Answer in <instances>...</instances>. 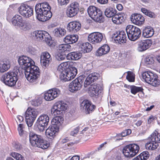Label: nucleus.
Returning a JSON list of instances; mask_svg holds the SVG:
<instances>
[{
  "mask_svg": "<svg viewBox=\"0 0 160 160\" xmlns=\"http://www.w3.org/2000/svg\"><path fill=\"white\" fill-rule=\"evenodd\" d=\"M146 15L151 18H153L155 17V14L154 13L149 11Z\"/></svg>",
  "mask_w": 160,
  "mask_h": 160,
  "instance_id": "nucleus-60",
  "label": "nucleus"
},
{
  "mask_svg": "<svg viewBox=\"0 0 160 160\" xmlns=\"http://www.w3.org/2000/svg\"><path fill=\"white\" fill-rule=\"evenodd\" d=\"M81 57V54L78 52H73L68 54L67 56L68 59L71 60H76Z\"/></svg>",
  "mask_w": 160,
  "mask_h": 160,
  "instance_id": "nucleus-36",
  "label": "nucleus"
},
{
  "mask_svg": "<svg viewBox=\"0 0 160 160\" xmlns=\"http://www.w3.org/2000/svg\"><path fill=\"white\" fill-rule=\"evenodd\" d=\"M12 144L13 148L17 151L20 150L22 148L21 144L17 142L13 141Z\"/></svg>",
  "mask_w": 160,
  "mask_h": 160,
  "instance_id": "nucleus-51",
  "label": "nucleus"
},
{
  "mask_svg": "<svg viewBox=\"0 0 160 160\" xmlns=\"http://www.w3.org/2000/svg\"><path fill=\"white\" fill-rule=\"evenodd\" d=\"M81 107L85 110L86 114H89L90 112L93 111L96 106L92 104L91 102L88 100H83L81 103Z\"/></svg>",
  "mask_w": 160,
  "mask_h": 160,
  "instance_id": "nucleus-19",
  "label": "nucleus"
},
{
  "mask_svg": "<svg viewBox=\"0 0 160 160\" xmlns=\"http://www.w3.org/2000/svg\"><path fill=\"white\" fill-rule=\"evenodd\" d=\"M79 10V4L76 2L71 3L67 11V15L68 17H73L78 13Z\"/></svg>",
  "mask_w": 160,
  "mask_h": 160,
  "instance_id": "nucleus-14",
  "label": "nucleus"
},
{
  "mask_svg": "<svg viewBox=\"0 0 160 160\" xmlns=\"http://www.w3.org/2000/svg\"><path fill=\"white\" fill-rule=\"evenodd\" d=\"M117 9L119 11H121L123 8V6L121 4H118L117 6Z\"/></svg>",
  "mask_w": 160,
  "mask_h": 160,
  "instance_id": "nucleus-63",
  "label": "nucleus"
},
{
  "mask_svg": "<svg viewBox=\"0 0 160 160\" xmlns=\"http://www.w3.org/2000/svg\"><path fill=\"white\" fill-rule=\"evenodd\" d=\"M18 10L19 13L26 18H29L33 14V8L26 4L21 5Z\"/></svg>",
  "mask_w": 160,
  "mask_h": 160,
  "instance_id": "nucleus-12",
  "label": "nucleus"
},
{
  "mask_svg": "<svg viewBox=\"0 0 160 160\" xmlns=\"http://www.w3.org/2000/svg\"><path fill=\"white\" fill-rule=\"evenodd\" d=\"M28 51L31 54H34L35 53L36 49L30 46L28 48Z\"/></svg>",
  "mask_w": 160,
  "mask_h": 160,
  "instance_id": "nucleus-58",
  "label": "nucleus"
},
{
  "mask_svg": "<svg viewBox=\"0 0 160 160\" xmlns=\"http://www.w3.org/2000/svg\"><path fill=\"white\" fill-rule=\"evenodd\" d=\"M80 47L81 48V50L84 53L90 52L92 48L91 44L88 42L80 43Z\"/></svg>",
  "mask_w": 160,
  "mask_h": 160,
  "instance_id": "nucleus-35",
  "label": "nucleus"
},
{
  "mask_svg": "<svg viewBox=\"0 0 160 160\" xmlns=\"http://www.w3.org/2000/svg\"><path fill=\"white\" fill-rule=\"evenodd\" d=\"M113 38L116 43L120 44L125 42L126 41L127 37L125 32L123 31H118L114 33Z\"/></svg>",
  "mask_w": 160,
  "mask_h": 160,
  "instance_id": "nucleus-20",
  "label": "nucleus"
},
{
  "mask_svg": "<svg viewBox=\"0 0 160 160\" xmlns=\"http://www.w3.org/2000/svg\"><path fill=\"white\" fill-rule=\"evenodd\" d=\"M24 125L22 124H19L18 127V131L19 134L20 136H22L24 133L23 128Z\"/></svg>",
  "mask_w": 160,
  "mask_h": 160,
  "instance_id": "nucleus-52",
  "label": "nucleus"
},
{
  "mask_svg": "<svg viewBox=\"0 0 160 160\" xmlns=\"http://www.w3.org/2000/svg\"><path fill=\"white\" fill-rule=\"evenodd\" d=\"M12 22L13 25L17 26L24 31L30 28V21L23 19L22 17L19 15H16L13 17Z\"/></svg>",
  "mask_w": 160,
  "mask_h": 160,
  "instance_id": "nucleus-5",
  "label": "nucleus"
},
{
  "mask_svg": "<svg viewBox=\"0 0 160 160\" xmlns=\"http://www.w3.org/2000/svg\"><path fill=\"white\" fill-rule=\"evenodd\" d=\"M103 38L102 33L99 32H94L90 34L88 37V41L92 44H96L101 42Z\"/></svg>",
  "mask_w": 160,
  "mask_h": 160,
  "instance_id": "nucleus-17",
  "label": "nucleus"
},
{
  "mask_svg": "<svg viewBox=\"0 0 160 160\" xmlns=\"http://www.w3.org/2000/svg\"><path fill=\"white\" fill-rule=\"evenodd\" d=\"M155 75V74L151 72L147 71L143 73L142 76L145 81L149 84L152 82V80L154 79L153 78H154Z\"/></svg>",
  "mask_w": 160,
  "mask_h": 160,
  "instance_id": "nucleus-29",
  "label": "nucleus"
},
{
  "mask_svg": "<svg viewBox=\"0 0 160 160\" xmlns=\"http://www.w3.org/2000/svg\"><path fill=\"white\" fill-rule=\"evenodd\" d=\"M25 71H27L30 73H31L35 75L39 76L40 72L38 68L33 65V64L27 68L26 70H25Z\"/></svg>",
  "mask_w": 160,
  "mask_h": 160,
  "instance_id": "nucleus-37",
  "label": "nucleus"
},
{
  "mask_svg": "<svg viewBox=\"0 0 160 160\" xmlns=\"http://www.w3.org/2000/svg\"><path fill=\"white\" fill-rule=\"evenodd\" d=\"M49 121V118L46 114H43L39 116L38 119V123L37 127L40 132H43L48 124Z\"/></svg>",
  "mask_w": 160,
  "mask_h": 160,
  "instance_id": "nucleus-11",
  "label": "nucleus"
},
{
  "mask_svg": "<svg viewBox=\"0 0 160 160\" xmlns=\"http://www.w3.org/2000/svg\"><path fill=\"white\" fill-rule=\"evenodd\" d=\"M78 36L76 35H70L67 36L64 39L65 43L71 44L76 42L78 40Z\"/></svg>",
  "mask_w": 160,
  "mask_h": 160,
  "instance_id": "nucleus-30",
  "label": "nucleus"
},
{
  "mask_svg": "<svg viewBox=\"0 0 160 160\" xmlns=\"http://www.w3.org/2000/svg\"><path fill=\"white\" fill-rule=\"evenodd\" d=\"M52 58L50 54L48 52H42L41 55L40 62L42 66L47 67L51 62Z\"/></svg>",
  "mask_w": 160,
  "mask_h": 160,
  "instance_id": "nucleus-18",
  "label": "nucleus"
},
{
  "mask_svg": "<svg viewBox=\"0 0 160 160\" xmlns=\"http://www.w3.org/2000/svg\"><path fill=\"white\" fill-rule=\"evenodd\" d=\"M70 0H58L59 4L61 6L67 5L69 3Z\"/></svg>",
  "mask_w": 160,
  "mask_h": 160,
  "instance_id": "nucleus-55",
  "label": "nucleus"
},
{
  "mask_svg": "<svg viewBox=\"0 0 160 160\" xmlns=\"http://www.w3.org/2000/svg\"><path fill=\"white\" fill-rule=\"evenodd\" d=\"M131 92L133 94H135L137 92L143 90L142 87H137L134 86H131Z\"/></svg>",
  "mask_w": 160,
  "mask_h": 160,
  "instance_id": "nucleus-47",
  "label": "nucleus"
},
{
  "mask_svg": "<svg viewBox=\"0 0 160 160\" xmlns=\"http://www.w3.org/2000/svg\"><path fill=\"white\" fill-rule=\"evenodd\" d=\"M126 30L129 39L135 41L139 38L141 35V31L138 28L132 25H128Z\"/></svg>",
  "mask_w": 160,
  "mask_h": 160,
  "instance_id": "nucleus-8",
  "label": "nucleus"
},
{
  "mask_svg": "<svg viewBox=\"0 0 160 160\" xmlns=\"http://www.w3.org/2000/svg\"><path fill=\"white\" fill-rule=\"evenodd\" d=\"M79 129V127H78L75 128L71 132H70L71 135L74 136L75 135L77 134V133L78 132Z\"/></svg>",
  "mask_w": 160,
  "mask_h": 160,
  "instance_id": "nucleus-56",
  "label": "nucleus"
},
{
  "mask_svg": "<svg viewBox=\"0 0 160 160\" xmlns=\"http://www.w3.org/2000/svg\"><path fill=\"white\" fill-rule=\"evenodd\" d=\"M70 160H79V158L78 156H74L72 157Z\"/></svg>",
  "mask_w": 160,
  "mask_h": 160,
  "instance_id": "nucleus-64",
  "label": "nucleus"
},
{
  "mask_svg": "<svg viewBox=\"0 0 160 160\" xmlns=\"http://www.w3.org/2000/svg\"><path fill=\"white\" fill-rule=\"evenodd\" d=\"M17 120L19 122H21L24 119L23 117L21 116L18 115L17 117Z\"/></svg>",
  "mask_w": 160,
  "mask_h": 160,
  "instance_id": "nucleus-61",
  "label": "nucleus"
},
{
  "mask_svg": "<svg viewBox=\"0 0 160 160\" xmlns=\"http://www.w3.org/2000/svg\"><path fill=\"white\" fill-rule=\"evenodd\" d=\"M148 141L145 144V148L147 149L153 150L156 149L158 146V143L152 141L148 138Z\"/></svg>",
  "mask_w": 160,
  "mask_h": 160,
  "instance_id": "nucleus-38",
  "label": "nucleus"
},
{
  "mask_svg": "<svg viewBox=\"0 0 160 160\" xmlns=\"http://www.w3.org/2000/svg\"><path fill=\"white\" fill-rule=\"evenodd\" d=\"M56 58L57 60L60 61L64 60L65 58V57L61 54L59 53L56 56Z\"/></svg>",
  "mask_w": 160,
  "mask_h": 160,
  "instance_id": "nucleus-57",
  "label": "nucleus"
},
{
  "mask_svg": "<svg viewBox=\"0 0 160 160\" xmlns=\"http://www.w3.org/2000/svg\"><path fill=\"white\" fill-rule=\"evenodd\" d=\"M11 155L17 160H25L23 156L17 152H12L11 154Z\"/></svg>",
  "mask_w": 160,
  "mask_h": 160,
  "instance_id": "nucleus-48",
  "label": "nucleus"
},
{
  "mask_svg": "<svg viewBox=\"0 0 160 160\" xmlns=\"http://www.w3.org/2000/svg\"><path fill=\"white\" fill-rule=\"evenodd\" d=\"M152 43V41L148 39L140 41L138 43V49L140 52L144 51L151 46Z\"/></svg>",
  "mask_w": 160,
  "mask_h": 160,
  "instance_id": "nucleus-23",
  "label": "nucleus"
},
{
  "mask_svg": "<svg viewBox=\"0 0 160 160\" xmlns=\"http://www.w3.org/2000/svg\"><path fill=\"white\" fill-rule=\"evenodd\" d=\"M81 28V24L78 22H70L67 25V29L70 32H75L78 31Z\"/></svg>",
  "mask_w": 160,
  "mask_h": 160,
  "instance_id": "nucleus-25",
  "label": "nucleus"
},
{
  "mask_svg": "<svg viewBox=\"0 0 160 160\" xmlns=\"http://www.w3.org/2000/svg\"><path fill=\"white\" fill-rule=\"evenodd\" d=\"M50 9L51 7L47 2L37 4L35 7V10L37 18L42 22L49 20L52 16Z\"/></svg>",
  "mask_w": 160,
  "mask_h": 160,
  "instance_id": "nucleus-1",
  "label": "nucleus"
},
{
  "mask_svg": "<svg viewBox=\"0 0 160 160\" xmlns=\"http://www.w3.org/2000/svg\"><path fill=\"white\" fill-rule=\"evenodd\" d=\"M19 70H14L3 74L1 77V80L6 85L9 87L14 86L18 80V74Z\"/></svg>",
  "mask_w": 160,
  "mask_h": 160,
  "instance_id": "nucleus-4",
  "label": "nucleus"
},
{
  "mask_svg": "<svg viewBox=\"0 0 160 160\" xmlns=\"http://www.w3.org/2000/svg\"><path fill=\"white\" fill-rule=\"evenodd\" d=\"M157 76L156 74H155L154 76V78H153L154 79L153 80H152V82H151V83H150L149 84L155 87L158 86V85L159 84V81L157 79Z\"/></svg>",
  "mask_w": 160,
  "mask_h": 160,
  "instance_id": "nucleus-50",
  "label": "nucleus"
},
{
  "mask_svg": "<svg viewBox=\"0 0 160 160\" xmlns=\"http://www.w3.org/2000/svg\"><path fill=\"white\" fill-rule=\"evenodd\" d=\"M156 119V117L152 116H150L148 119V124H150L153 121Z\"/></svg>",
  "mask_w": 160,
  "mask_h": 160,
  "instance_id": "nucleus-59",
  "label": "nucleus"
},
{
  "mask_svg": "<svg viewBox=\"0 0 160 160\" xmlns=\"http://www.w3.org/2000/svg\"><path fill=\"white\" fill-rule=\"evenodd\" d=\"M127 75L126 76L127 79L130 82H133L134 81L135 76L134 73L132 72L128 71Z\"/></svg>",
  "mask_w": 160,
  "mask_h": 160,
  "instance_id": "nucleus-46",
  "label": "nucleus"
},
{
  "mask_svg": "<svg viewBox=\"0 0 160 160\" xmlns=\"http://www.w3.org/2000/svg\"><path fill=\"white\" fill-rule=\"evenodd\" d=\"M38 114L37 110L33 108H28L25 113L26 123L29 127H31Z\"/></svg>",
  "mask_w": 160,
  "mask_h": 160,
  "instance_id": "nucleus-9",
  "label": "nucleus"
},
{
  "mask_svg": "<svg viewBox=\"0 0 160 160\" xmlns=\"http://www.w3.org/2000/svg\"><path fill=\"white\" fill-rule=\"evenodd\" d=\"M60 94V91L59 89L53 88L45 93L44 98L47 101H51L57 97Z\"/></svg>",
  "mask_w": 160,
  "mask_h": 160,
  "instance_id": "nucleus-16",
  "label": "nucleus"
},
{
  "mask_svg": "<svg viewBox=\"0 0 160 160\" xmlns=\"http://www.w3.org/2000/svg\"><path fill=\"white\" fill-rule=\"evenodd\" d=\"M149 156V154L148 152H143L133 160H147Z\"/></svg>",
  "mask_w": 160,
  "mask_h": 160,
  "instance_id": "nucleus-43",
  "label": "nucleus"
},
{
  "mask_svg": "<svg viewBox=\"0 0 160 160\" xmlns=\"http://www.w3.org/2000/svg\"><path fill=\"white\" fill-rule=\"evenodd\" d=\"M130 18L133 23L139 26L142 25L145 21L144 17L138 13L132 14Z\"/></svg>",
  "mask_w": 160,
  "mask_h": 160,
  "instance_id": "nucleus-21",
  "label": "nucleus"
},
{
  "mask_svg": "<svg viewBox=\"0 0 160 160\" xmlns=\"http://www.w3.org/2000/svg\"><path fill=\"white\" fill-rule=\"evenodd\" d=\"M104 13L107 17L112 18L117 13V11L112 8H107L105 10Z\"/></svg>",
  "mask_w": 160,
  "mask_h": 160,
  "instance_id": "nucleus-42",
  "label": "nucleus"
},
{
  "mask_svg": "<svg viewBox=\"0 0 160 160\" xmlns=\"http://www.w3.org/2000/svg\"><path fill=\"white\" fill-rule=\"evenodd\" d=\"M41 103V101L39 99L33 100L31 102L32 104L34 106H38Z\"/></svg>",
  "mask_w": 160,
  "mask_h": 160,
  "instance_id": "nucleus-54",
  "label": "nucleus"
},
{
  "mask_svg": "<svg viewBox=\"0 0 160 160\" xmlns=\"http://www.w3.org/2000/svg\"><path fill=\"white\" fill-rule=\"evenodd\" d=\"M64 73L60 74V79L64 82L70 81L73 79L77 74V70L76 68L72 70L68 69L66 72H64Z\"/></svg>",
  "mask_w": 160,
  "mask_h": 160,
  "instance_id": "nucleus-13",
  "label": "nucleus"
},
{
  "mask_svg": "<svg viewBox=\"0 0 160 160\" xmlns=\"http://www.w3.org/2000/svg\"><path fill=\"white\" fill-rule=\"evenodd\" d=\"M59 128L54 125L49 126L46 131V136L51 139H53L56 136V134L58 131Z\"/></svg>",
  "mask_w": 160,
  "mask_h": 160,
  "instance_id": "nucleus-22",
  "label": "nucleus"
},
{
  "mask_svg": "<svg viewBox=\"0 0 160 160\" xmlns=\"http://www.w3.org/2000/svg\"><path fill=\"white\" fill-rule=\"evenodd\" d=\"M67 107L68 105L62 102H58L55 104L51 108V112L52 114L56 116L52 119V125H54L59 128L61 125L62 118L58 115L62 112V111L66 110Z\"/></svg>",
  "mask_w": 160,
  "mask_h": 160,
  "instance_id": "nucleus-2",
  "label": "nucleus"
},
{
  "mask_svg": "<svg viewBox=\"0 0 160 160\" xmlns=\"http://www.w3.org/2000/svg\"><path fill=\"white\" fill-rule=\"evenodd\" d=\"M87 11L89 16L95 21L100 23L103 22L102 12L99 8L91 6L88 8Z\"/></svg>",
  "mask_w": 160,
  "mask_h": 160,
  "instance_id": "nucleus-7",
  "label": "nucleus"
},
{
  "mask_svg": "<svg viewBox=\"0 0 160 160\" xmlns=\"http://www.w3.org/2000/svg\"><path fill=\"white\" fill-rule=\"evenodd\" d=\"M123 13L117 14L116 13L115 15L112 18V22L117 24H121L125 20V17Z\"/></svg>",
  "mask_w": 160,
  "mask_h": 160,
  "instance_id": "nucleus-28",
  "label": "nucleus"
},
{
  "mask_svg": "<svg viewBox=\"0 0 160 160\" xmlns=\"http://www.w3.org/2000/svg\"><path fill=\"white\" fill-rule=\"evenodd\" d=\"M144 61L146 65L152 64L154 62L153 57L151 56H148L145 59Z\"/></svg>",
  "mask_w": 160,
  "mask_h": 160,
  "instance_id": "nucleus-49",
  "label": "nucleus"
},
{
  "mask_svg": "<svg viewBox=\"0 0 160 160\" xmlns=\"http://www.w3.org/2000/svg\"><path fill=\"white\" fill-rule=\"evenodd\" d=\"M29 140L32 146L44 149H47L49 144L46 141L44 140L42 137L33 132H30L29 134Z\"/></svg>",
  "mask_w": 160,
  "mask_h": 160,
  "instance_id": "nucleus-3",
  "label": "nucleus"
},
{
  "mask_svg": "<svg viewBox=\"0 0 160 160\" xmlns=\"http://www.w3.org/2000/svg\"><path fill=\"white\" fill-rule=\"evenodd\" d=\"M131 132L132 131L131 129H128L123 130L120 134L122 137H124L130 134Z\"/></svg>",
  "mask_w": 160,
  "mask_h": 160,
  "instance_id": "nucleus-53",
  "label": "nucleus"
},
{
  "mask_svg": "<svg viewBox=\"0 0 160 160\" xmlns=\"http://www.w3.org/2000/svg\"><path fill=\"white\" fill-rule=\"evenodd\" d=\"M53 33L54 36L58 37H61L65 35L66 30L61 28H56L53 31Z\"/></svg>",
  "mask_w": 160,
  "mask_h": 160,
  "instance_id": "nucleus-41",
  "label": "nucleus"
},
{
  "mask_svg": "<svg viewBox=\"0 0 160 160\" xmlns=\"http://www.w3.org/2000/svg\"><path fill=\"white\" fill-rule=\"evenodd\" d=\"M71 46L68 44H62L59 46V52L61 53L67 52L71 49Z\"/></svg>",
  "mask_w": 160,
  "mask_h": 160,
  "instance_id": "nucleus-44",
  "label": "nucleus"
},
{
  "mask_svg": "<svg viewBox=\"0 0 160 160\" xmlns=\"http://www.w3.org/2000/svg\"><path fill=\"white\" fill-rule=\"evenodd\" d=\"M24 72L26 78L30 82H34L37 81L39 76L30 73L27 71H24Z\"/></svg>",
  "mask_w": 160,
  "mask_h": 160,
  "instance_id": "nucleus-34",
  "label": "nucleus"
},
{
  "mask_svg": "<svg viewBox=\"0 0 160 160\" xmlns=\"http://www.w3.org/2000/svg\"><path fill=\"white\" fill-rule=\"evenodd\" d=\"M10 62L8 59L4 60L0 62V72L3 73L8 70L10 67Z\"/></svg>",
  "mask_w": 160,
  "mask_h": 160,
  "instance_id": "nucleus-27",
  "label": "nucleus"
},
{
  "mask_svg": "<svg viewBox=\"0 0 160 160\" xmlns=\"http://www.w3.org/2000/svg\"><path fill=\"white\" fill-rule=\"evenodd\" d=\"M131 149L133 153L134 156L138 152L139 150V147L138 145L135 144H130Z\"/></svg>",
  "mask_w": 160,
  "mask_h": 160,
  "instance_id": "nucleus-45",
  "label": "nucleus"
},
{
  "mask_svg": "<svg viewBox=\"0 0 160 160\" xmlns=\"http://www.w3.org/2000/svg\"><path fill=\"white\" fill-rule=\"evenodd\" d=\"M19 64L23 69L24 71L29 66L34 63L33 61L30 58L25 56L20 57L18 59Z\"/></svg>",
  "mask_w": 160,
  "mask_h": 160,
  "instance_id": "nucleus-15",
  "label": "nucleus"
},
{
  "mask_svg": "<svg viewBox=\"0 0 160 160\" xmlns=\"http://www.w3.org/2000/svg\"><path fill=\"white\" fill-rule=\"evenodd\" d=\"M110 48L107 44H104L96 52L95 55L97 56H101L106 54L110 51Z\"/></svg>",
  "mask_w": 160,
  "mask_h": 160,
  "instance_id": "nucleus-26",
  "label": "nucleus"
},
{
  "mask_svg": "<svg viewBox=\"0 0 160 160\" xmlns=\"http://www.w3.org/2000/svg\"><path fill=\"white\" fill-rule=\"evenodd\" d=\"M130 144L128 145L123 148L122 152L125 157L127 158H132L134 156L131 149Z\"/></svg>",
  "mask_w": 160,
  "mask_h": 160,
  "instance_id": "nucleus-33",
  "label": "nucleus"
},
{
  "mask_svg": "<svg viewBox=\"0 0 160 160\" xmlns=\"http://www.w3.org/2000/svg\"><path fill=\"white\" fill-rule=\"evenodd\" d=\"M99 76V74L96 72H93L89 74L85 80H84V87H87L92 83L98 80Z\"/></svg>",
  "mask_w": 160,
  "mask_h": 160,
  "instance_id": "nucleus-24",
  "label": "nucleus"
},
{
  "mask_svg": "<svg viewBox=\"0 0 160 160\" xmlns=\"http://www.w3.org/2000/svg\"><path fill=\"white\" fill-rule=\"evenodd\" d=\"M148 139L154 142L157 143H160V134L155 131L151 135Z\"/></svg>",
  "mask_w": 160,
  "mask_h": 160,
  "instance_id": "nucleus-40",
  "label": "nucleus"
},
{
  "mask_svg": "<svg viewBox=\"0 0 160 160\" xmlns=\"http://www.w3.org/2000/svg\"><path fill=\"white\" fill-rule=\"evenodd\" d=\"M97 1L101 4H105L108 3V0H97Z\"/></svg>",
  "mask_w": 160,
  "mask_h": 160,
  "instance_id": "nucleus-62",
  "label": "nucleus"
},
{
  "mask_svg": "<svg viewBox=\"0 0 160 160\" xmlns=\"http://www.w3.org/2000/svg\"><path fill=\"white\" fill-rule=\"evenodd\" d=\"M35 39L38 41H45L50 46L54 45L53 41L49 34L47 32L42 31H37L34 32L32 34Z\"/></svg>",
  "mask_w": 160,
  "mask_h": 160,
  "instance_id": "nucleus-6",
  "label": "nucleus"
},
{
  "mask_svg": "<svg viewBox=\"0 0 160 160\" xmlns=\"http://www.w3.org/2000/svg\"><path fill=\"white\" fill-rule=\"evenodd\" d=\"M154 33V31L153 29L150 27L148 26L143 29L142 35L144 37L149 38L152 37Z\"/></svg>",
  "mask_w": 160,
  "mask_h": 160,
  "instance_id": "nucleus-31",
  "label": "nucleus"
},
{
  "mask_svg": "<svg viewBox=\"0 0 160 160\" xmlns=\"http://www.w3.org/2000/svg\"><path fill=\"white\" fill-rule=\"evenodd\" d=\"M69 67L68 62H64L62 63L58 67V70L60 74L64 73V72H66Z\"/></svg>",
  "mask_w": 160,
  "mask_h": 160,
  "instance_id": "nucleus-39",
  "label": "nucleus"
},
{
  "mask_svg": "<svg viewBox=\"0 0 160 160\" xmlns=\"http://www.w3.org/2000/svg\"><path fill=\"white\" fill-rule=\"evenodd\" d=\"M102 88L99 84L94 83L89 88V91L92 92L94 95H98L99 93L101 92V90Z\"/></svg>",
  "mask_w": 160,
  "mask_h": 160,
  "instance_id": "nucleus-32",
  "label": "nucleus"
},
{
  "mask_svg": "<svg viewBox=\"0 0 160 160\" xmlns=\"http://www.w3.org/2000/svg\"><path fill=\"white\" fill-rule=\"evenodd\" d=\"M84 78L80 76L72 81L69 85V90L72 92H76L80 90L83 85Z\"/></svg>",
  "mask_w": 160,
  "mask_h": 160,
  "instance_id": "nucleus-10",
  "label": "nucleus"
}]
</instances>
